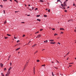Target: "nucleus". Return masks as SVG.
<instances>
[{"mask_svg": "<svg viewBox=\"0 0 76 76\" xmlns=\"http://www.w3.org/2000/svg\"><path fill=\"white\" fill-rule=\"evenodd\" d=\"M65 3H66V1L64 2V7H66V6L67 7V5Z\"/></svg>", "mask_w": 76, "mask_h": 76, "instance_id": "nucleus-1", "label": "nucleus"}, {"mask_svg": "<svg viewBox=\"0 0 76 76\" xmlns=\"http://www.w3.org/2000/svg\"><path fill=\"white\" fill-rule=\"evenodd\" d=\"M41 37V35L39 34L36 37V38H40Z\"/></svg>", "mask_w": 76, "mask_h": 76, "instance_id": "nucleus-2", "label": "nucleus"}, {"mask_svg": "<svg viewBox=\"0 0 76 76\" xmlns=\"http://www.w3.org/2000/svg\"><path fill=\"white\" fill-rule=\"evenodd\" d=\"M0 65L1 66V67H3V64H2V63H1Z\"/></svg>", "mask_w": 76, "mask_h": 76, "instance_id": "nucleus-3", "label": "nucleus"}, {"mask_svg": "<svg viewBox=\"0 0 76 76\" xmlns=\"http://www.w3.org/2000/svg\"><path fill=\"white\" fill-rule=\"evenodd\" d=\"M10 72L8 71L7 72V74H8V75H10Z\"/></svg>", "mask_w": 76, "mask_h": 76, "instance_id": "nucleus-4", "label": "nucleus"}, {"mask_svg": "<svg viewBox=\"0 0 76 76\" xmlns=\"http://www.w3.org/2000/svg\"><path fill=\"white\" fill-rule=\"evenodd\" d=\"M28 66V64L26 63V64H25V65L24 66V69H26V66Z\"/></svg>", "mask_w": 76, "mask_h": 76, "instance_id": "nucleus-5", "label": "nucleus"}, {"mask_svg": "<svg viewBox=\"0 0 76 76\" xmlns=\"http://www.w3.org/2000/svg\"><path fill=\"white\" fill-rule=\"evenodd\" d=\"M56 42H50V44H54Z\"/></svg>", "mask_w": 76, "mask_h": 76, "instance_id": "nucleus-6", "label": "nucleus"}, {"mask_svg": "<svg viewBox=\"0 0 76 76\" xmlns=\"http://www.w3.org/2000/svg\"><path fill=\"white\" fill-rule=\"evenodd\" d=\"M60 30H63V31L64 30V29L63 28H60Z\"/></svg>", "mask_w": 76, "mask_h": 76, "instance_id": "nucleus-7", "label": "nucleus"}, {"mask_svg": "<svg viewBox=\"0 0 76 76\" xmlns=\"http://www.w3.org/2000/svg\"><path fill=\"white\" fill-rule=\"evenodd\" d=\"M20 48H18L17 49H16L15 51H18V50H19V49H20Z\"/></svg>", "mask_w": 76, "mask_h": 76, "instance_id": "nucleus-8", "label": "nucleus"}, {"mask_svg": "<svg viewBox=\"0 0 76 76\" xmlns=\"http://www.w3.org/2000/svg\"><path fill=\"white\" fill-rule=\"evenodd\" d=\"M12 69V67H10L8 69L9 71H10V70Z\"/></svg>", "mask_w": 76, "mask_h": 76, "instance_id": "nucleus-9", "label": "nucleus"}, {"mask_svg": "<svg viewBox=\"0 0 76 76\" xmlns=\"http://www.w3.org/2000/svg\"><path fill=\"white\" fill-rule=\"evenodd\" d=\"M44 42L47 43V42H48V40H46V41H44Z\"/></svg>", "mask_w": 76, "mask_h": 76, "instance_id": "nucleus-10", "label": "nucleus"}, {"mask_svg": "<svg viewBox=\"0 0 76 76\" xmlns=\"http://www.w3.org/2000/svg\"><path fill=\"white\" fill-rule=\"evenodd\" d=\"M37 20L38 21H39V22L41 21V20H40L39 19H37Z\"/></svg>", "mask_w": 76, "mask_h": 76, "instance_id": "nucleus-11", "label": "nucleus"}, {"mask_svg": "<svg viewBox=\"0 0 76 76\" xmlns=\"http://www.w3.org/2000/svg\"><path fill=\"white\" fill-rule=\"evenodd\" d=\"M1 75L2 76H4V74H3V73H1Z\"/></svg>", "mask_w": 76, "mask_h": 76, "instance_id": "nucleus-12", "label": "nucleus"}, {"mask_svg": "<svg viewBox=\"0 0 76 76\" xmlns=\"http://www.w3.org/2000/svg\"><path fill=\"white\" fill-rule=\"evenodd\" d=\"M34 75H35V68H34Z\"/></svg>", "mask_w": 76, "mask_h": 76, "instance_id": "nucleus-13", "label": "nucleus"}, {"mask_svg": "<svg viewBox=\"0 0 76 76\" xmlns=\"http://www.w3.org/2000/svg\"><path fill=\"white\" fill-rule=\"evenodd\" d=\"M14 1H15V2H16V3H18V1H17V0H14Z\"/></svg>", "mask_w": 76, "mask_h": 76, "instance_id": "nucleus-14", "label": "nucleus"}, {"mask_svg": "<svg viewBox=\"0 0 76 76\" xmlns=\"http://www.w3.org/2000/svg\"><path fill=\"white\" fill-rule=\"evenodd\" d=\"M7 35H8L9 37H10V36H11V35L8 34H7Z\"/></svg>", "mask_w": 76, "mask_h": 76, "instance_id": "nucleus-15", "label": "nucleus"}, {"mask_svg": "<svg viewBox=\"0 0 76 76\" xmlns=\"http://www.w3.org/2000/svg\"><path fill=\"white\" fill-rule=\"evenodd\" d=\"M39 1L40 2H43L44 1L42 0H40Z\"/></svg>", "mask_w": 76, "mask_h": 76, "instance_id": "nucleus-16", "label": "nucleus"}, {"mask_svg": "<svg viewBox=\"0 0 76 76\" xmlns=\"http://www.w3.org/2000/svg\"><path fill=\"white\" fill-rule=\"evenodd\" d=\"M61 6H62V7H64V5L63 4H61Z\"/></svg>", "mask_w": 76, "mask_h": 76, "instance_id": "nucleus-17", "label": "nucleus"}, {"mask_svg": "<svg viewBox=\"0 0 76 76\" xmlns=\"http://www.w3.org/2000/svg\"><path fill=\"white\" fill-rule=\"evenodd\" d=\"M9 76V74H7L5 76Z\"/></svg>", "mask_w": 76, "mask_h": 76, "instance_id": "nucleus-18", "label": "nucleus"}, {"mask_svg": "<svg viewBox=\"0 0 76 76\" xmlns=\"http://www.w3.org/2000/svg\"><path fill=\"white\" fill-rule=\"evenodd\" d=\"M4 24H5V23H7V22L6 21V20H5V22H4Z\"/></svg>", "mask_w": 76, "mask_h": 76, "instance_id": "nucleus-19", "label": "nucleus"}, {"mask_svg": "<svg viewBox=\"0 0 76 76\" xmlns=\"http://www.w3.org/2000/svg\"><path fill=\"white\" fill-rule=\"evenodd\" d=\"M37 52H38L37 51H36L34 53V54H36V53H37Z\"/></svg>", "mask_w": 76, "mask_h": 76, "instance_id": "nucleus-20", "label": "nucleus"}, {"mask_svg": "<svg viewBox=\"0 0 76 76\" xmlns=\"http://www.w3.org/2000/svg\"><path fill=\"white\" fill-rule=\"evenodd\" d=\"M37 45V44H34V45H33L32 46V47H35V45Z\"/></svg>", "mask_w": 76, "mask_h": 76, "instance_id": "nucleus-21", "label": "nucleus"}, {"mask_svg": "<svg viewBox=\"0 0 76 76\" xmlns=\"http://www.w3.org/2000/svg\"><path fill=\"white\" fill-rule=\"evenodd\" d=\"M49 41H54V40H50Z\"/></svg>", "mask_w": 76, "mask_h": 76, "instance_id": "nucleus-22", "label": "nucleus"}, {"mask_svg": "<svg viewBox=\"0 0 76 76\" xmlns=\"http://www.w3.org/2000/svg\"><path fill=\"white\" fill-rule=\"evenodd\" d=\"M40 16V15H37V17H39Z\"/></svg>", "mask_w": 76, "mask_h": 76, "instance_id": "nucleus-23", "label": "nucleus"}, {"mask_svg": "<svg viewBox=\"0 0 76 76\" xmlns=\"http://www.w3.org/2000/svg\"><path fill=\"white\" fill-rule=\"evenodd\" d=\"M58 34H54V36H56V35H57Z\"/></svg>", "mask_w": 76, "mask_h": 76, "instance_id": "nucleus-24", "label": "nucleus"}, {"mask_svg": "<svg viewBox=\"0 0 76 76\" xmlns=\"http://www.w3.org/2000/svg\"><path fill=\"white\" fill-rule=\"evenodd\" d=\"M44 17H47V15H44Z\"/></svg>", "mask_w": 76, "mask_h": 76, "instance_id": "nucleus-25", "label": "nucleus"}, {"mask_svg": "<svg viewBox=\"0 0 76 76\" xmlns=\"http://www.w3.org/2000/svg\"><path fill=\"white\" fill-rule=\"evenodd\" d=\"M42 30H43V29H40V31H42Z\"/></svg>", "mask_w": 76, "mask_h": 76, "instance_id": "nucleus-26", "label": "nucleus"}, {"mask_svg": "<svg viewBox=\"0 0 76 76\" xmlns=\"http://www.w3.org/2000/svg\"><path fill=\"white\" fill-rule=\"evenodd\" d=\"M64 12H67V10H64Z\"/></svg>", "mask_w": 76, "mask_h": 76, "instance_id": "nucleus-27", "label": "nucleus"}, {"mask_svg": "<svg viewBox=\"0 0 76 76\" xmlns=\"http://www.w3.org/2000/svg\"><path fill=\"white\" fill-rule=\"evenodd\" d=\"M48 12H50V10H48Z\"/></svg>", "mask_w": 76, "mask_h": 76, "instance_id": "nucleus-28", "label": "nucleus"}, {"mask_svg": "<svg viewBox=\"0 0 76 76\" xmlns=\"http://www.w3.org/2000/svg\"><path fill=\"white\" fill-rule=\"evenodd\" d=\"M20 42V40H18L17 41V42Z\"/></svg>", "mask_w": 76, "mask_h": 76, "instance_id": "nucleus-29", "label": "nucleus"}, {"mask_svg": "<svg viewBox=\"0 0 76 76\" xmlns=\"http://www.w3.org/2000/svg\"><path fill=\"white\" fill-rule=\"evenodd\" d=\"M45 66V64H44L43 65H42V66Z\"/></svg>", "mask_w": 76, "mask_h": 76, "instance_id": "nucleus-30", "label": "nucleus"}, {"mask_svg": "<svg viewBox=\"0 0 76 76\" xmlns=\"http://www.w3.org/2000/svg\"><path fill=\"white\" fill-rule=\"evenodd\" d=\"M31 8L32 9V10H34V7H32Z\"/></svg>", "mask_w": 76, "mask_h": 76, "instance_id": "nucleus-31", "label": "nucleus"}, {"mask_svg": "<svg viewBox=\"0 0 76 76\" xmlns=\"http://www.w3.org/2000/svg\"><path fill=\"white\" fill-rule=\"evenodd\" d=\"M56 61H57V63H60L59 62V61H58L56 60Z\"/></svg>", "mask_w": 76, "mask_h": 76, "instance_id": "nucleus-32", "label": "nucleus"}, {"mask_svg": "<svg viewBox=\"0 0 76 76\" xmlns=\"http://www.w3.org/2000/svg\"><path fill=\"white\" fill-rule=\"evenodd\" d=\"M25 37V35L23 34V37Z\"/></svg>", "mask_w": 76, "mask_h": 76, "instance_id": "nucleus-33", "label": "nucleus"}, {"mask_svg": "<svg viewBox=\"0 0 76 76\" xmlns=\"http://www.w3.org/2000/svg\"><path fill=\"white\" fill-rule=\"evenodd\" d=\"M3 12H4V14H5L6 13H5V10H4L3 11Z\"/></svg>", "mask_w": 76, "mask_h": 76, "instance_id": "nucleus-34", "label": "nucleus"}, {"mask_svg": "<svg viewBox=\"0 0 76 76\" xmlns=\"http://www.w3.org/2000/svg\"><path fill=\"white\" fill-rule=\"evenodd\" d=\"M63 9H66V7H63Z\"/></svg>", "mask_w": 76, "mask_h": 76, "instance_id": "nucleus-35", "label": "nucleus"}, {"mask_svg": "<svg viewBox=\"0 0 76 76\" xmlns=\"http://www.w3.org/2000/svg\"><path fill=\"white\" fill-rule=\"evenodd\" d=\"M69 54V52H68L66 54V56H67V55H68V54Z\"/></svg>", "mask_w": 76, "mask_h": 76, "instance_id": "nucleus-36", "label": "nucleus"}, {"mask_svg": "<svg viewBox=\"0 0 76 76\" xmlns=\"http://www.w3.org/2000/svg\"><path fill=\"white\" fill-rule=\"evenodd\" d=\"M14 39H17V38H16V37H14Z\"/></svg>", "mask_w": 76, "mask_h": 76, "instance_id": "nucleus-37", "label": "nucleus"}, {"mask_svg": "<svg viewBox=\"0 0 76 76\" xmlns=\"http://www.w3.org/2000/svg\"><path fill=\"white\" fill-rule=\"evenodd\" d=\"M4 1H7V0H3Z\"/></svg>", "mask_w": 76, "mask_h": 76, "instance_id": "nucleus-38", "label": "nucleus"}, {"mask_svg": "<svg viewBox=\"0 0 76 76\" xmlns=\"http://www.w3.org/2000/svg\"><path fill=\"white\" fill-rule=\"evenodd\" d=\"M75 29L74 30V32H76V27L75 28Z\"/></svg>", "mask_w": 76, "mask_h": 76, "instance_id": "nucleus-39", "label": "nucleus"}, {"mask_svg": "<svg viewBox=\"0 0 76 76\" xmlns=\"http://www.w3.org/2000/svg\"><path fill=\"white\" fill-rule=\"evenodd\" d=\"M37 62H39V60H37Z\"/></svg>", "mask_w": 76, "mask_h": 76, "instance_id": "nucleus-40", "label": "nucleus"}, {"mask_svg": "<svg viewBox=\"0 0 76 76\" xmlns=\"http://www.w3.org/2000/svg\"><path fill=\"white\" fill-rule=\"evenodd\" d=\"M7 38H8V37H4L5 39H7Z\"/></svg>", "mask_w": 76, "mask_h": 76, "instance_id": "nucleus-41", "label": "nucleus"}, {"mask_svg": "<svg viewBox=\"0 0 76 76\" xmlns=\"http://www.w3.org/2000/svg\"><path fill=\"white\" fill-rule=\"evenodd\" d=\"M25 69V67H24V68L23 70H23H24Z\"/></svg>", "mask_w": 76, "mask_h": 76, "instance_id": "nucleus-42", "label": "nucleus"}, {"mask_svg": "<svg viewBox=\"0 0 76 76\" xmlns=\"http://www.w3.org/2000/svg\"><path fill=\"white\" fill-rule=\"evenodd\" d=\"M0 6L1 7H3V5H0Z\"/></svg>", "mask_w": 76, "mask_h": 76, "instance_id": "nucleus-43", "label": "nucleus"}, {"mask_svg": "<svg viewBox=\"0 0 76 76\" xmlns=\"http://www.w3.org/2000/svg\"><path fill=\"white\" fill-rule=\"evenodd\" d=\"M6 70V68H4V71Z\"/></svg>", "mask_w": 76, "mask_h": 76, "instance_id": "nucleus-44", "label": "nucleus"}, {"mask_svg": "<svg viewBox=\"0 0 76 76\" xmlns=\"http://www.w3.org/2000/svg\"><path fill=\"white\" fill-rule=\"evenodd\" d=\"M10 66H12V63L11 62H10Z\"/></svg>", "mask_w": 76, "mask_h": 76, "instance_id": "nucleus-45", "label": "nucleus"}, {"mask_svg": "<svg viewBox=\"0 0 76 76\" xmlns=\"http://www.w3.org/2000/svg\"><path fill=\"white\" fill-rule=\"evenodd\" d=\"M28 62H29V60H28L27 61V63L28 64Z\"/></svg>", "mask_w": 76, "mask_h": 76, "instance_id": "nucleus-46", "label": "nucleus"}, {"mask_svg": "<svg viewBox=\"0 0 76 76\" xmlns=\"http://www.w3.org/2000/svg\"><path fill=\"white\" fill-rule=\"evenodd\" d=\"M70 20H69L68 21V22H70Z\"/></svg>", "mask_w": 76, "mask_h": 76, "instance_id": "nucleus-47", "label": "nucleus"}, {"mask_svg": "<svg viewBox=\"0 0 76 76\" xmlns=\"http://www.w3.org/2000/svg\"><path fill=\"white\" fill-rule=\"evenodd\" d=\"M35 10H38V8H36Z\"/></svg>", "mask_w": 76, "mask_h": 76, "instance_id": "nucleus-48", "label": "nucleus"}, {"mask_svg": "<svg viewBox=\"0 0 76 76\" xmlns=\"http://www.w3.org/2000/svg\"><path fill=\"white\" fill-rule=\"evenodd\" d=\"M21 23H25V22H22Z\"/></svg>", "mask_w": 76, "mask_h": 76, "instance_id": "nucleus-49", "label": "nucleus"}, {"mask_svg": "<svg viewBox=\"0 0 76 76\" xmlns=\"http://www.w3.org/2000/svg\"><path fill=\"white\" fill-rule=\"evenodd\" d=\"M52 30H53V31H54V30H55V28H53V29H52Z\"/></svg>", "mask_w": 76, "mask_h": 76, "instance_id": "nucleus-50", "label": "nucleus"}, {"mask_svg": "<svg viewBox=\"0 0 76 76\" xmlns=\"http://www.w3.org/2000/svg\"><path fill=\"white\" fill-rule=\"evenodd\" d=\"M57 44H59V45H60V42H58L57 43Z\"/></svg>", "mask_w": 76, "mask_h": 76, "instance_id": "nucleus-51", "label": "nucleus"}, {"mask_svg": "<svg viewBox=\"0 0 76 76\" xmlns=\"http://www.w3.org/2000/svg\"><path fill=\"white\" fill-rule=\"evenodd\" d=\"M73 6H75V4H73Z\"/></svg>", "mask_w": 76, "mask_h": 76, "instance_id": "nucleus-52", "label": "nucleus"}, {"mask_svg": "<svg viewBox=\"0 0 76 76\" xmlns=\"http://www.w3.org/2000/svg\"><path fill=\"white\" fill-rule=\"evenodd\" d=\"M39 32V31H37V32H36V33H35V34H37V33H38Z\"/></svg>", "mask_w": 76, "mask_h": 76, "instance_id": "nucleus-53", "label": "nucleus"}, {"mask_svg": "<svg viewBox=\"0 0 76 76\" xmlns=\"http://www.w3.org/2000/svg\"><path fill=\"white\" fill-rule=\"evenodd\" d=\"M61 34H63V32H61Z\"/></svg>", "mask_w": 76, "mask_h": 76, "instance_id": "nucleus-54", "label": "nucleus"}, {"mask_svg": "<svg viewBox=\"0 0 76 76\" xmlns=\"http://www.w3.org/2000/svg\"><path fill=\"white\" fill-rule=\"evenodd\" d=\"M54 68H55V69H57V67H54Z\"/></svg>", "mask_w": 76, "mask_h": 76, "instance_id": "nucleus-55", "label": "nucleus"}, {"mask_svg": "<svg viewBox=\"0 0 76 76\" xmlns=\"http://www.w3.org/2000/svg\"><path fill=\"white\" fill-rule=\"evenodd\" d=\"M60 1V0H58L57 1V2H58V1Z\"/></svg>", "mask_w": 76, "mask_h": 76, "instance_id": "nucleus-56", "label": "nucleus"}, {"mask_svg": "<svg viewBox=\"0 0 76 76\" xmlns=\"http://www.w3.org/2000/svg\"><path fill=\"white\" fill-rule=\"evenodd\" d=\"M69 58L68 57L66 59V60H68V59H69Z\"/></svg>", "mask_w": 76, "mask_h": 76, "instance_id": "nucleus-57", "label": "nucleus"}, {"mask_svg": "<svg viewBox=\"0 0 76 76\" xmlns=\"http://www.w3.org/2000/svg\"><path fill=\"white\" fill-rule=\"evenodd\" d=\"M10 1L12 2V0H10Z\"/></svg>", "mask_w": 76, "mask_h": 76, "instance_id": "nucleus-58", "label": "nucleus"}, {"mask_svg": "<svg viewBox=\"0 0 76 76\" xmlns=\"http://www.w3.org/2000/svg\"><path fill=\"white\" fill-rule=\"evenodd\" d=\"M46 10H48V9H47V8L46 9Z\"/></svg>", "mask_w": 76, "mask_h": 76, "instance_id": "nucleus-59", "label": "nucleus"}, {"mask_svg": "<svg viewBox=\"0 0 76 76\" xmlns=\"http://www.w3.org/2000/svg\"><path fill=\"white\" fill-rule=\"evenodd\" d=\"M30 16V15H27V16Z\"/></svg>", "mask_w": 76, "mask_h": 76, "instance_id": "nucleus-60", "label": "nucleus"}, {"mask_svg": "<svg viewBox=\"0 0 76 76\" xmlns=\"http://www.w3.org/2000/svg\"><path fill=\"white\" fill-rule=\"evenodd\" d=\"M71 66H72V65H69V67H71Z\"/></svg>", "mask_w": 76, "mask_h": 76, "instance_id": "nucleus-61", "label": "nucleus"}, {"mask_svg": "<svg viewBox=\"0 0 76 76\" xmlns=\"http://www.w3.org/2000/svg\"><path fill=\"white\" fill-rule=\"evenodd\" d=\"M28 6H31V5H30V4H28Z\"/></svg>", "mask_w": 76, "mask_h": 76, "instance_id": "nucleus-62", "label": "nucleus"}, {"mask_svg": "<svg viewBox=\"0 0 76 76\" xmlns=\"http://www.w3.org/2000/svg\"><path fill=\"white\" fill-rule=\"evenodd\" d=\"M69 7H67V8H68V9H69Z\"/></svg>", "mask_w": 76, "mask_h": 76, "instance_id": "nucleus-63", "label": "nucleus"}, {"mask_svg": "<svg viewBox=\"0 0 76 76\" xmlns=\"http://www.w3.org/2000/svg\"><path fill=\"white\" fill-rule=\"evenodd\" d=\"M52 76H54V74H52Z\"/></svg>", "mask_w": 76, "mask_h": 76, "instance_id": "nucleus-64", "label": "nucleus"}]
</instances>
